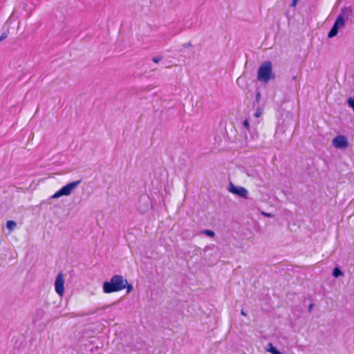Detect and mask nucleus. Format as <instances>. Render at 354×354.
Instances as JSON below:
<instances>
[{
  "label": "nucleus",
  "instance_id": "nucleus-18",
  "mask_svg": "<svg viewBox=\"0 0 354 354\" xmlns=\"http://www.w3.org/2000/svg\"><path fill=\"white\" fill-rule=\"evenodd\" d=\"M142 199H143V200L146 202V203H147L146 208H145V210H147V209H149V197L145 196V197H143V198H142Z\"/></svg>",
  "mask_w": 354,
  "mask_h": 354
},
{
  "label": "nucleus",
  "instance_id": "nucleus-16",
  "mask_svg": "<svg viewBox=\"0 0 354 354\" xmlns=\"http://www.w3.org/2000/svg\"><path fill=\"white\" fill-rule=\"evenodd\" d=\"M348 104L349 106H351L353 109V110L354 111V99L349 98L348 100Z\"/></svg>",
  "mask_w": 354,
  "mask_h": 354
},
{
  "label": "nucleus",
  "instance_id": "nucleus-23",
  "mask_svg": "<svg viewBox=\"0 0 354 354\" xmlns=\"http://www.w3.org/2000/svg\"><path fill=\"white\" fill-rule=\"evenodd\" d=\"M351 10L346 8L342 9V12L344 14L346 12H350Z\"/></svg>",
  "mask_w": 354,
  "mask_h": 354
},
{
  "label": "nucleus",
  "instance_id": "nucleus-6",
  "mask_svg": "<svg viewBox=\"0 0 354 354\" xmlns=\"http://www.w3.org/2000/svg\"><path fill=\"white\" fill-rule=\"evenodd\" d=\"M333 145L339 149H345L348 147V142L344 136H337L332 141Z\"/></svg>",
  "mask_w": 354,
  "mask_h": 354
},
{
  "label": "nucleus",
  "instance_id": "nucleus-19",
  "mask_svg": "<svg viewBox=\"0 0 354 354\" xmlns=\"http://www.w3.org/2000/svg\"><path fill=\"white\" fill-rule=\"evenodd\" d=\"M8 35L6 32H3L2 35L0 36V42L3 40H4L6 38H7Z\"/></svg>",
  "mask_w": 354,
  "mask_h": 354
},
{
  "label": "nucleus",
  "instance_id": "nucleus-4",
  "mask_svg": "<svg viewBox=\"0 0 354 354\" xmlns=\"http://www.w3.org/2000/svg\"><path fill=\"white\" fill-rule=\"evenodd\" d=\"M345 25V20L342 15L337 16L332 28L328 33V38H333L338 33L339 29Z\"/></svg>",
  "mask_w": 354,
  "mask_h": 354
},
{
  "label": "nucleus",
  "instance_id": "nucleus-25",
  "mask_svg": "<svg viewBox=\"0 0 354 354\" xmlns=\"http://www.w3.org/2000/svg\"><path fill=\"white\" fill-rule=\"evenodd\" d=\"M292 80L293 81H295V80H297V76H296V75L292 76Z\"/></svg>",
  "mask_w": 354,
  "mask_h": 354
},
{
  "label": "nucleus",
  "instance_id": "nucleus-1",
  "mask_svg": "<svg viewBox=\"0 0 354 354\" xmlns=\"http://www.w3.org/2000/svg\"><path fill=\"white\" fill-rule=\"evenodd\" d=\"M126 279L122 275L115 274L109 281L103 283V290L105 293L118 292L125 288Z\"/></svg>",
  "mask_w": 354,
  "mask_h": 354
},
{
  "label": "nucleus",
  "instance_id": "nucleus-26",
  "mask_svg": "<svg viewBox=\"0 0 354 354\" xmlns=\"http://www.w3.org/2000/svg\"><path fill=\"white\" fill-rule=\"evenodd\" d=\"M192 46V44H191V43H189V44H187L185 45V47H186V48H187V47H189V46Z\"/></svg>",
  "mask_w": 354,
  "mask_h": 354
},
{
  "label": "nucleus",
  "instance_id": "nucleus-2",
  "mask_svg": "<svg viewBox=\"0 0 354 354\" xmlns=\"http://www.w3.org/2000/svg\"><path fill=\"white\" fill-rule=\"evenodd\" d=\"M257 79L259 81L268 82L270 80L274 79L272 73V63L270 61L263 62L258 69Z\"/></svg>",
  "mask_w": 354,
  "mask_h": 354
},
{
  "label": "nucleus",
  "instance_id": "nucleus-11",
  "mask_svg": "<svg viewBox=\"0 0 354 354\" xmlns=\"http://www.w3.org/2000/svg\"><path fill=\"white\" fill-rule=\"evenodd\" d=\"M344 274L343 272L337 267L335 268L333 271V276L334 277H339L340 276H342Z\"/></svg>",
  "mask_w": 354,
  "mask_h": 354
},
{
  "label": "nucleus",
  "instance_id": "nucleus-10",
  "mask_svg": "<svg viewBox=\"0 0 354 354\" xmlns=\"http://www.w3.org/2000/svg\"><path fill=\"white\" fill-rule=\"evenodd\" d=\"M17 226V223L15 221H8L6 223V227L8 229H9L10 231H12Z\"/></svg>",
  "mask_w": 354,
  "mask_h": 354
},
{
  "label": "nucleus",
  "instance_id": "nucleus-21",
  "mask_svg": "<svg viewBox=\"0 0 354 354\" xmlns=\"http://www.w3.org/2000/svg\"><path fill=\"white\" fill-rule=\"evenodd\" d=\"M297 1L298 0H292V3H291V6H295L297 3Z\"/></svg>",
  "mask_w": 354,
  "mask_h": 354
},
{
  "label": "nucleus",
  "instance_id": "nucleus-7",
  "mask_svg": "<svg viewBox=\"0 0 354 354\" xmlns=\"http://www.w3.org/2000/svg\"><path fill=\"white\" fill-rule=\"evenodd\" d=\"M64 279L63 277V274L62 273L58 274V275L56 277L55 281V288L56 292L60 295L62 296L64 291Z\"/></svg>",
  "mask_w": 354,
  "mask_h": 354
},
{
  "label": "nucleus",
  "instance_id": "nucleus-15",
  "mask_svg": "<svg viewBox=\"0 0 354 354\" xmlns=\"http://www.w3.org/2000/svg\"><path fill=\"white\" fill-rule=\"evenodd\" d=\"M243 126L246 130L250 131V123L247 119L243 121Z\"/></svg>",
  "mask_w": 354,
  "mask_h": 354
},
{
  "label": "nucleus",
  "instance_id": "nucleus-14",
  "mask_svg": "<svg viewBox=\"0 0 354 354\" xmlns=\"http://www.w3.org/2000/svg\"><path fill=\"white\" fill-rule=\"evenodd\" d=\"M203 233L210 237H213L214 236V232L210 230H205L203 231Z\"/></svg>",
  "mask_w": 354,
  "mask_h": 354
},
{
  "label": "nucleus",
  "instance_id": "nucleus-8",
  "mask_svg": "<svg viewBox=\"0 0 354 354\" xmlns=\"http://www.w3.org/2000/svg\"><path fill=\"white\" fill-rule=\"evenodd\" d=\"M45 312L42 308H37L34 315V321L40 320L44 315Z\"/></svg>",
  "mask_w": 354,
  "mask_h": 354
},
{
  "label": "nucleus",
  "instance_id": "nucleus-17",
  "mask_svg": "<svg viewBox=\"0 0 354 354\" xmlns=\"http://www.w3.org/2000/svg\"><path fill=\"white\" fill-rule=\"evenodd\" d=\"M162 59V57L161 56H158V57H153L152 58V61L154 62V63H158L161 59Z\"/></svg>",
  "mask_w": 354,
  "mask_h": 354
},
{
  "label": "nucleus",
  "instance_id": "nucleus-24",
  "mask_svg": "<svg viewBox=\"0 0 354 354\" xmlns=\"http://www.w3.org/2000/svg\"><path fill=\"white\" fill-rule=\"evenodd\" d=\"M241 315H243L244 316L246 315V313H245V311L243 309L241 310Z\"/></svg>",
  "mask_w": 354,
  "mask_h": 354
},
{
  "label": "nucleus",
  "instance_id": "nucleus-20",
  "mask_svg": "<svg viewBox=\"0 0 354 354\" xmlns=\"http://www.w3.org/2000/svg\"><path fill=\"white\" fill-rule=\"evenodd\" d=\"M260 100H261V93H260V92H257V93L256 95V101L259 102Z\"/></svg>",
  "mask_w": 354,
  "mask_h": 354
},
{
  "label": "nucleus",
  "instance_id": "nucleus-5",
  "mask_svg": "<svg viewBox=\"0 0 354 354\" xmlns=\"http://www.w3.org/2000/svg\"><path fill=\"white\" fill-rule=\"evenodd\" d=\"M229 192L242 198H248V192L243 187L235 186L232 183L229 184Z\"/></svg>",
  "mask_w": 354,
  "mask_h": 354
},
{
  "label": "nucleus",
  "instance_id": "nucleus-13",
  "mask_svg": "<svg viewBox=\"0 0 354 354\" xmlns=\"http://www.w3.org/2000/svg\"><path fill=\"white\" fill-rule=\"evenodd\" d=\"M262 113H263V109L258 108L254 113V116L256 118H259L262 115Z\"/></svg>",
  "mask_w": 354,
  "mask_h": 354
},
{
  "label": "nucleus",
  "instance_id": "nucleus-9",
  "mask_svg": "<svg viewBox=\"0 0 354 354\" xmlns=\"http://www.w3.org/2000/svg\"><path fill=\"white\" fill-rule=\"evenodd\" d=\"M268 346H269L270 348L267 350L272 354H282L276 347L273 346L271 343H269Z\"/></svg>",
  "mask_w": 354,
  "mask_h": 354
},
{
  "label": "nucleus",
  "instance_id": "nucleus-22",
  "mask_svg": "<svg viewBox=\"0 0 354 354\" xmlns=\"http://www.w3.org/2000/svg\"><path fill=\"white\" fill-rule=\"evenodd\" d=\"M313 306H314L313 304H311L308 306V311H309V312H311V310H313Z\"/></svg>",
  "mask_w": 354,
  "mask_h": 354
},
{
  "label": "nucleus",
  "instance_id": "nucleus-3",
  "mask_svg": "<svg viewBox=\"0 0 354 354\" xmlns=\"http://www.w3.org/2000/svg\"><path fill=\"white\" fill-rule=\"evenodd\" d=\"M81 180L71 182L63 187H62L59 191L55 192L52 196L51 198L55 199L58 198L62 196H69L72 192L80 184Z\"/></svg>",
  "mask_w": 354,
  "mask_h": 354
},
{
  "label": "nucleus",
  "instance_id": "nucleus-12",
  "mask_svg": "<svg viewBox=\"0 0 354 354\" xmlns=\"http://www.w3.org/2000/svg\"><path fill=\"white\" fill-rule=\"evenodd\" d=\"M124 286H125V288H127V293H130L133 289V286L131 284L129 283L127 280H126V283H125Z\"/></svg>",
  "mask_w": 354,
  "mask_h": 354
}]
</instances>
